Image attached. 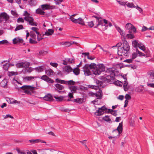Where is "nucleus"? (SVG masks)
<instances>
[{"label": "nucleus", "mask_w": 154, "mask_h": 154, "mask_svg": "<svg viewBox=\"0 0 154 154\" xmlns=\"http://www.w3.org/2000/svg\"><path fill=\"white\" fill-rule=\"evenodd\" d=\"M23 15L25 16L24 19L19 17L17 19V21L18 23H24V20L28 22L29 24L31 26H37V23L34 22V19L31 17L30 16V14L27 11H25L23 14Z\"/></svg>", "instance_id": "1"}, {"label": "nucleus", "mask_w": 154, "mask_h": 154, "mask_svg": "<svg viewBox=\"0 0 154 154\" xmlns=\"http://www.w3.org/2000/svg\"><path fill=\"white\" fill-rule=\"evenodd\" d=\"M123 46L122 48H118V54L120 56L125 55V53L129 50L130 48L128 43L126 40H122Z\"/></svg>", "instance_id": "2"}, {"label": "nucleus", "mask_w": 154, "mask_h": 154, "mask_svg": "<svg viewBox=\"0 0 154 154\" xmlns=\"http://www.w3.org/2000/svg\"><path fill=\"white\" fill-rule=\"evenodd\" d=\"M104 77L108 80H113L115 78V74L112 68H108L105 72Z\"/></svg>", "instance_id": "3"}, {"label": "nucleus", "mask_w": 154, "mask_h": 154, "mask_svg": "<svg viewBox=\"0 0 154 154\" xmlns=\"http://www.w3.org/2000/svg\"><path fill=\"white\" fill-rule=\"evenodd\" d=\"M92 63L90 64H86L83 68V71L84 74L86 76H89L92 74Z\"/></svg>", "instance_id": "4"}, {"label": "nucleus", "mask_w": 154, "mask_h": 154, "mask_svg": "<svg viewBox=\"0 0 154 154\" xmlns=\"http://www.w3.org/2000/svg\"><path fill=\"white\" fill-rule=\"evenodd\" d=\"M20 88L24 91V92L25 94L31 95V91L34 90L35 88L32 86L25 85L20 87Z\"/></svg>", "instance_id": "5"}, {"label": "nucleus", "mask_w": 154, "mask_h": 154, "mask_svg": "<svg viewBox=\"0 0 154 154\" xmlns=\"http://www.w3.org/2000/svg\"><path fill=\"white\" fill-rule=\"evenodd\" d=\"M9 16L5 12L0 13V21L2 22L4 20L6 22H9Z\"/></svg>", "instance_id": "6"}, {"label": "nucleus", "mask_w": 154, "mask_h": 154, "mask_svg": "<svg viewBox=\"0 0 154 154\" xmlns=\"http://www.w3.org/2000/svg\"><path fill=\"white\" fill-rule=\"evenodd\" d=\"M41 8L43 11L54 9L55 8V6L51 4H46L42 5L40 6Z\"/></svg>", "instance_id": "7"}, {"label": "nucleus", "mask_w": 154, "mask_h": 154, "mask_svg": "<svg viewBox=\"0 0 154 154\" xmlns=\"http://www.w3.org/2000/svg\"><path fill=\"white\" fill-rule=\"evenodd\" d=\"M125 28L128 30H129V33H135L136 32V30L134 26L130 23H128L126 25Z\"/></svg>", "instance_id": "8"}, {"label": "nucleus", "mask_w": 154, "mask_h": 154, "mask_svg": "<svg viewBox=\"0 0 154 154\" xmlns=\"http://www.w3.org/2000/svg\"><path fill=\"white\" fill-rule=\"evenodd\" d=\"M56 81L57 82L62 84H68L69 85H73L75 84V82L72 80H70L66 81L60 79H56Z\"/></svg>", "instance_id": "9"}, {"label": "nucleus", "mask_w": 154, "mask_h": 154, "mask_svg": "<svg viewBox=\"0 0 154 154\" xmlns=\"http://www.w3.org/2000/svg\"><path fill=\"white\" fill-rule=\"evenodd\" d=\"M92 72L95 75H99L100 74L101 72L98 69L97 66L94 63H92Z\"/></svg>", "instance_id": "10"}, {"label": "nucleus", "mask_w": 154, "mask_h": 154, "mask_svg": "<svg viewBox=\"0 0 154 154\" xmlns=\"http://www.w3.org/2000/svg\"><path fill=\"white\" fill-rule=\"evenodd\" d=\"M106 110V108L103 106L101 108H98L94 114L97 116H100L102 115L104 113V112Z\"/></svg>", "instance_id": "11"}, {"label": "nucleus", "mask_w": 154, "mask_h": 154, "mask_svg": "<svg viewBox=\"0 0 154 154\" xmlns=\"http://www.w3.org/2000/svg\"><path fill=\"white\" fill-rule=\"evenodd\" d=\"M38 77L37 76H27L23 78V81L24 82H28L33 81L35 79Z\"/></svg>", "instance_id": "12"}, {"label": "nucleus", "mask_w": 154, "mask_h": 154, "mask_svg": "<svg viewBox=\"0 0 154 154\" xmlns=\"http://www.w3.org/2000/svg\"><path fill=\"white\" fill-rule=\"evenodd\" d=\"M41 79L42 80L49 83H53L54 82L53 80L48 77L46 75H44L42 76L41 77Z\"/></svg>", "instance_id": "13"}, {"label": "nucleus", "mask_w": 154, "mask_h": 154, "mask_svg": "<svg viewBox=\"0 0 154 154\" xmlns=\"http://www.w3.org/2000/svg\"><path fill=\"white\" fill-rule=\"evenodd\" d=\"M122 123L121 122L119 123V125L117 129H116L115 130H114L113 131V133L118 131V136L119 135V134L121 133L122 131Z\"/></svg>", "instance_id": "14"}, {"label": "nucleus", "mask_w": 154, "mask_h": 154, "mask_svg": "<svg viewBox=\"0 0 154 154\" xmlns=\"http://www.w3.org/2000/svg\"><path fill=\"white\" fill-rule=\"evenodd\" d=\"M43 99L45 100L51 101L53 100V97L51 94H48L43 97Z\"/></svg>", "instance_id": "15"}, {"label": "nucleus", "mask_w": 154, "mask_h": 154, "mask_svg": "<svg viewBox=\"0 0 154 154\" xmlns=\"http://www.w3.org/2000/svg\"><path fill=\"white\" fill-rule=\"evenodd\" d=\"M23 40L18 37L16 38L13 40V43L14 44H16L18 43H23Z\"/></svg>", "instance_id": "16"}, {"label": "nucleus", "mask_w": 154, "mask_h": 154, "mask_svg": "<svg viewBox=\"0 0 154 154\" xmlns=\"http://www.w3.org/2000/svg\"><path fill=\"white\" fill-rule=\"evenodd\" d=\"M116 29L118 31V32H119L121 35L122 36H123L124 38V39L125 38V33L124 32L123 30H122L121 28H120L118 26L116 27Z\"/></svg>", "instance_id": "17"}, {"label": "nucleus", "mask_w": 154, "mask_h": 154, "mask_svg": "<svg viewBox=\"0 0 154 154\" xmlns=\"http://www.w3.org/2000/svg\"><path fill=\"white\" fill-rule=\"evenodd\" d=\"M30 143H38L39 142H41L42 143H46L45 142L44 140H42L39 139H35V140H29L28 141Z\"/></svg>", "instance_id": "18"}, {"label": "nucleus", "mask_w": 154, "mask_h": 154, "mask_svg": "<svg viewBox=\"0 0 154 154\" xmlns=\"http://www.w3.org/2000/svg\"><path fill=\"white\" fill-rule=\"evenodd\" d=\"M64 71L69 73L72 71V69L69 66H65L63 69Z\"/></svg>", "instance_id": "19"}, {"label": "nucleus", "mask_w": 154, "mask_h": 154, "mask_svg": "<svg viewBox=\"0 0 154 154\" xmlns=\"http://www.w3.org/2000/svg\"><path fill=\"white\" fill-rule=\"evenodd\" d=\"M45 72L47 75L50 77L53 75L54 73V72L51 69L46 70Z\"/></svg>", "instance_id": "20"}, {"label": "nucleus", "mask_w": 154, "mask_h": 154, "mask_svg": "<svg viewBox=\"0 0 154 154\" xmlns=\"http://www.w3.org/2000/svg\"><path fill=\"white\" fill-rule=\"evenodd\" d=\"M102 91L100 90H99V91L95 93V97H96L97 99H101L102 97Z\"/></svg>", "instance_id": "21"}, {"label": "nucleus", "mask_w": 154, "mask_h": 154, "mask_svg": "<svg viewBox=\"0 0 154 154\" xmlns=\"http://www.w3.org/2000/svg\"><path fill=\"white\" fill-rule=\"evenodd\" d=\"M98 69H99L100 72H104L105 70V67L104 65L103 64H100L97 65Z\"/></svg>", "instance_id": "22"}, {"label": "nucleus", "mask_w": 154, "mask_h": 154, "mask_svg": "<svg viewBox=\"0 0 154 154\" xmlns=\"http://www.w3.org/2000/svg\"><path fill=\"white\" fill-rule=\"evenodd\" d=\"M5 62V61H3V62H2L1 63V65L3 66V69L6 71L8 70V67L9 66V64L8 63H4Z\"/></svg>", "instance_id": "23"}, {"label": "nucleus", "mask_w": 154, "mask_h": 154, "mask_svg": "<svg viewBox=\"0 0 154 154\" xmlns=\"http://www.w3.org/2000/svg\"><path fill=\"white\" fill-rule=\"evenodd\" d=\"M54 32V30L52 29H48L45 33L44 35L49 36L52 35Z\"/></svg>", "instance_id": "24"}, {"label": "nucleus", "mask_w": 154, "mask_h": 154, "mask_svg": "<svg viewBox=\"0 0 154 154\" xmlns=\"http://www.w3.org/2000/svg\"><path fill=\"white\" fill-rule=\"evenodd\" d=\"M69 89L70 90L71 92L74 93H76L78 88L77 86L72 85L69 87Z\"/></svg>", "instance_id": "25"}, {"label": "nucleus", "mask_w": 154, "mask_h": 154, "mask_svg": "<svg viewBox=\"0 0 154 154\" xmlns=\"http://www.w3.org/2000/svg\"><path fill=\"white\" fill-rule=\"evenodd\" d=\"M76 23H78L81 25H84V22L83 19L79 17L76 19Z\"/></svg>", "instance_id": "26"}, {"label": "nucleus", "mask_w": 154, "mask_h": 154, "mask_svg": "<svg viewBox=\"0 0 154 154\" xmlns=\"http://www.w3.org/2000/svg\"><path fill=\"white\" fill-rule=\"evenodd\" d=\"M54 97L55 99L57 101H62L63 100L65 97L63 96H60L58 97L57 96H54Z\"/></svg>", "instance_id": "27"}, {"label": "nucleus", "mask_w": 154, "mask_h": 154, "mask_svg": "<svg viewBox=\"0 0 154 154\" xmlns=\"http://www.w3.org/2000/svg\"><path fill=\"white\" fill-rule=\"evenodd\" d=\"M7 81L6 79H4L0 83V85L1 86L5 88L7 87Z\"/></svg>", "instance_id": "28"}, {"label": "nucleus", "mask_w": 154, "mask_h": 154, "mask_svg": "<svg viewBox=\"0 0 154 154\" xmlns=\"http://www.w3.org/2000/svg\"><path fill=\"white\" fill-rule=\"evenodd\" d=\"M36 13L37 14L41 15H44L45 12L43 11L42 9L38 8L36 10Z\"/></svg>", "instance_id": "29"}, {"label": "nucleus", "mask_w": 154, "mask_h": 154, "mask_svg": "<svg viewBox=\"0 0 154 154\" xmlns=\"http://www.w3.org/2000/svg\"><path fill=\"white\" fill-rule=\"evenodd\" d=\"M123 87L124 88V90L125 91H127L129 89V85L128 84V82L127 81H125V83H124Z\"/></svg>", "instance_id": "30"}, {"label": "nucleus", "mask_w": 154, "mask_h": 154, "mask_svg": "<svg viewBox=\"0 0 154 154\" xmlns=\"http://www.w3.org/2000/svg\"><path fill=\"white\" fill-rule=\"evenodd\" d=\"M35 70L38 72H40L43 71L44 69V67L42 66H40L35 68Z\"/></svg>", "instance_id": "31"}, {"label": "nucleus", "mask_w": 154, "mask_h": 154, "mask_svg": "<svg viewBox=\"0 0 154 154\" xmlns=\"http://www.w3.org/2000/svg\"><path fill=\"white\" fill-rule=\"evenodd\" d=\"M103 119L105 121L109 123H110L112 122L111 119L109 116H106L104 117H103Z\"/></svg>", "instance_id": "32"}, {"label": "nucleus", "mask_w": 154, "mask_h": 154, "mask_svg": "<svg viewBox=\"0 0 154 154\" xmlns=\"http://www.w3.org/2000/svg\"><path fill=\"white\" fill-rule=\"evenodd\" d=\"M82 54L87 56V58L91 60H93L95 58L94 56H89V53H82Z\"/></svg>", "instance_id": "33"}, {"label": "nucleus", "mask_w": 154, "mask_h": 154, "mask_svg": "<svg viewBox=\"0 0 154 154\" xmlns=\"http://www.w3.org/2000/svg\"><path fill=\"white\" fill-rule=\"evenodd\" d=\"M143 86H140L137 88L136 90L138 92L143 93Z\"/></svg>", "instance_id": "34"}, {"label": "nucleus", "mask_w": 154, "mask_h": 154, "mask_svg": "<svg viewBox=\"0 0 154 154\" xmlns=\"http://www.w3.org/2000/svg\"><path fill=\"white\" fill-rule=\"evenodd\" d=\"M126 5L128 8H136V6H135L134 4L132 2L129 3V2H126Z\"/></svg>", "instance_id": "35"}, {"label": "nucleus", "mask_w": 154, "mask_h": 154, "mask_svg": "<svg viewBox=\"0 0 154 154\" xmlns=\"http://www.w3.org/2000/svg\"><path fill=\"white\" fill-rule=\"evenodd\" d=\"M72 71L76 75H78L79 74L80 69L78 68H75L72 69Z\"/></svg>", "instance_id": "36"}, {"label": "nucleus", "mask_w": 154, "mask_h": 154, "mask_svg": "<svg viewBox=\"0 0 154 154\" xmlns=\"http://www.w3.org/2000/svg\"><path fill=\"white\" fill-rule=\"evenodd\" d=\"M18 74V72H8V75L9 76H11L13 75H17Z\"/></svg>", "instance_id": "37"}, {"label": "nucleus", "mask_w": 154, "mask_h": 154, "mask_svg": "<svg viewBox=\"0 0 154 154\" xmlns=\"http://www.w3.org/2000/svg\"><path fill=\"white\" fill-rule=\"evenodd\" d=\"M127 34L125 36V37L128 38L132 39L134 37V35L132 34L133 33H129Z\"/></svg>", "instance_id": "38"}, {"label": "nucleus", "mask_w": 154, "mask_h": 154, "mask_svg": "<svg viewBox=\"0 0 154 154\" xmlns=\"http://www.w3.org/2000/svg\"><path fill=\"white\" fill-rule=\"evenodd\" d=\"M23 68H27L29 66L30 64V63L29 62L26 61L24 62H23Z\"/></svg>", "instance_id": "39"}, {"label": "nucleus", "mask_w": 154, "mask_h": 154, "mask_svg": "<svg viewBox=\"0 0 154 154\" xmlns=\"http://www.w3.org/2000/svg\"><path fill=\"white\" fill-rule=\"evenodd\" d=\"M138 47L140 49L143 51H144L146 50L145 48L143 45L141 43H138Z\"/></svg>", "instance_id": "40"}, {"label": "nucleus", "mask_w": 154, "mask_h": 154, "mask_svg": "<svg viewBox=\"0 0 154 154\" xmlns=\"http://www.w3.org/2000/svg\"><path fill=\"white\" fill-rule=\"evenodd\" d=\"M55 86L58 89L62 90L64 89V87L61 85L57 84L55 85Z\"/></svg>", "instance_id": "41"}, {"label": "nucleus", "mask_w": 154, "mask_h": 154, "mask_svg": "<svg viewBox=\"0 0 154 154\" xmlns=\"http://www.w3.org/2000/svg\"><path fill=\"white\" fill-rule=\"evenodd\" d=\"M24 29V27L22 25H19L17 26L16 28L15 29V31H17L21 29Z\"/></svg>", "instance_id": "42"}, {"label": "nucleus", "mask_w": 154, "mask_h": 154, "mask_svg": "<svg viewBox=\"0 0 154 154\" xmlns=\"http://www.w3.org/2000/svg\"><path fill=\"white\" fill-rule=\"evenodd\" d=\"M138 41L134 40L132 42V45L134 48H137L138 46Z\"/></svg>", "instance_id": "43"}, {"label": "nucleus", "mask_w": 154, "mask_h": 154, "mask_svg": "<svg viewBox=\"0 0 154 154\" xmlns=\"http://www.w3.org/2000/svg\"><path fill=\"white\" fill-rule=\"evenodd\" d=\"M75 102H76L79 104L82 103L83 102V100L81 98H78L74 100Z\"/></svg>", "instance_id": "44"}, {"label": "nucleus", "mask_w": 154, "mask_h": 154, "mask_svg": "<svg viewBox=\"0 0 154 154\" xmlns=\"http://www.w3.org/2000/svg\"><path fill=\"white\" fill-rule=\"evenodd\" d=\"M97 26H98L99 25H101L103 22V19L102 18L100 17L99 20H97Z\"/></svg>", "instance_id": "45"}, {"label": "nucleus", "mask_w": 154, "mask_h": 154, "mask_svg": "<svg viewBox=\"0 0 154 154\" xmlns=\"http://www.w3.org/2000/svg\"><path fill=\"white\" fill-rule=\"evenodd\" d=\"M149 75L150 77H153V80H151V79H150L149 80V82H154V71H152V72H150L149 73Z\"/></svg>", "instance_id": "46"}, {"label": "nucleus", "mask_w": 154, "mask_h": 154, "mask_svg": "<svg viewBox=\"0 0 154 154\" xmlns=\"http://www.w3.org/2000/svg\"><path fill=\"white\" fill-rule=\"evenodd\" d=\"M29 4L31 6H35L36 4V0H30Z\"/></svg>", "instance_id": "47"}, {"label": "nucleus", "mask_w": 154, "mask_h": 154, "mask_svg": "<svg viewBox=\"0 0 154 154\" xmlns=\"http://www.w3.org/2000/svg\"><path fill=\"white\" fill-rule=\"evenodd\" d=\"M31 29L33 31L35 32L37 35H39V33L38 31V29L37 28L35 27H32L31 28Z\"/></svg>", "instance_id": "48"}, {"label": "nucleus", "mask_w": 154, "mask_h": 154, "mask_svg": "<svg viewBox=\"0 0 154 154\" xmlns=\"http://www.w3.org/2000/svg\"><path fill=\"white\" fill-rule=\"evenodd\" d=\"M114 83L115 85L119 86H122V84L121 82L118 80L116 81Z\"/></svg>", "instance_id": "49"}, {"label": "nucleus", "mask_w": 154, "mask_h": 154, "mask_svg": "<svg viewBox=\"0 0 154 154\" xmlns=\"http://www.w3.org/2000/svg\"><path fill=\"white\" fill-rule=\"evenodd\" d=\"M137 53L136 52L133 53L131 56V58L133 60L136 58L137 57Z\"/></svg>", "instance_id": "50"}, {"label": "nucleus", "mask_w": 154, "mask_h": 154, "mask_svg": "<svg viewBox=\"0 0 154 154\" xmlns=\"http://www.w3.org/2000/svg\"><path fill=\"white\" fill-rule=\"evenodd\" d=\"M23 62L18 63L16 65L17 67L19 68H23Z\"/></svg>", "instance_id": "51"}, {"label": "nucleus", "mask_w": 154, "mask_h": 154, "mask_svg": "<svg viewBox=\"0 0 154 154\" xmlns=\"http://www.w3.org/2000/svg\"><path fill=\"white\" fill-rule=\"evenodd\" d=\"M48 52V51H45L44 50H41L39 52V54L40 55H43L47 54Z\"/></svg>", "instance_id": "52"}, {"label": "nucleus", "mask_w": 154, "mask_h": 154, "mask_svg": "<svg viewBox=\"0 0 154 154\" xmlns=\"http://www.w3.org/2000/svg\"><path fill=\"white\" fill-rule=\"evenodd\" d=\"M11 14L14 16L17 17L18 16V14L15 11L11 10Z\"/></svg>", "instance_id": "53"}, {"label": "nucleus", "mask_w": 154, "mask_h": 154, "mask_svg": "<svg viewBox=\"0 0 154 154\" xmlns=\"http://www.w3.org/2000/svg\"><path fill=\"white\" fill-rule=\"evenodd\" d=\"M136 52L137 53V54H138L139 55V56L141 57V56H145L146 55L145 54L142 53V52L140 51H138L137 49L136 50Z\"/></svg>", "instance_id": "54"}, {"label": "nucleus", "mask_w": 154, "mask_h": 154, "mask_svg": "<svg viewBox=\"0 0 154 154\" xmlns=\"http://www.w3.org/2000/svg\"><path fill=\"white\" fill-rule=\"evenodd\" d=\"M63 45H64L66 47H69L71 45V43L70 42H64Z\"/></svg>", "instance_id": "55"}, {"label": "nucleus", "mask_w": 154, "mask_h": 154, "mask_svg": "<svg viewBox=\"0 0 154 154\" xmlns=\"http://www.w3.org/2000/svg\"><path fill=\"white\" fill-rule=\"evenodd\" d=\"M20 101H18L17 100H14L13 101H11L10 103L12 104H20Z\"/></svg>", "instance_id": "56"}, {"label": "nucleus", "mask_w": 154, "mask_h": 154, "mask_svg": "<svg viewBox=\"0 0 154 154\" xmlns=\"http://www.w3.org/2000/svg\"><path fill=\"white\" fill-rule=\"evenodd\" d=\"M3 117H4V119H6L8 118H10L12 119H14V117L10 114H7L5 116H3Z\"/></svg>", "instance_id": "57"}, {"label": "nucleus", "mask_w": 154, "mask_h": 154, "mask_svg": "<svg viewBox=\"0 0 154 154\" xmlns=\"http://www.w3.org/2000/svg\"><path fill=\"white\" fill-rule=\"evenodd\" d=\"M30 36L33 38L35 39L36 38V35L35 34L32 32L31 31L30 33Z\"/></svg>", "instance_id": "58"}, {"label": "nucleus", "mask_w": 154, "mask_h": 154, "mask_svg": "<svg viewBox=\"0 0 154 154\" xmlns=\"http://www.w3.org/2000/svg\"><path fill=\"white\" fill-rule=\"evenodd\" d=\"M69 19L72 22L75 23L77 19H75L74 17H73L72 16H70Z\"/></svg>", "instance_id": "59"}, {"label": "nucleus", "mask_w": 154, "mask_h": 154, "mask_svg": "<svg viewBox=\"0 0 154 154\" xmlns=\"http://www.w3.org/2000/svg\"><path fill=\"white\" fill-rule=\"evenodd\" d=\"M117 2H118V3L121 5L122 6H125L126 5V2H122L120 1H117Z\"/></svg>", "instance_id": "60"}, {"label": "nucleus", "mask_w": 154, "mask_h": 154, "mask_svg": "<svg viewBox=\"0 0 154 154\" xmlns=\"http://www.w3.org/2000/svg\"><path fill=\"white\" fill-rule=\"evenodd\" d=\"M133 60L131 58L130 59H126L124 61L128 63H132L133 62Z\"/></svg>", "instance_id": "61"}, {"label": "nucleus", "mask_w": 154, "mask_h": 154, "mask_svg": "<svg viewBox=\"0 0 154 154\" xmlns=\"http://www.w3.org/2000/svg\"><path fill=\"white\" fill-rule=\"evenodd\" d=\"M29 43L31 44H36L37 42L36 41L34 40H33L32 38H30L29 40Z\"/></svg>", "instance_id": "62"}, {"label": "nucleus", "mask_w": 154, "mask_h": 154, "mask_svg": "<svg viewBox=\"0 0 154 154\" xmlns=\"http://www.w3.org/2000/svg\"><path fill=\"white\" fill-rule=\"evenodd\" d=\"M88 26L90 27H92L94 26V23L93 21H91L88 23Z\"/></svg>", "instance_id": "63"}, {"label": "nucleus", "mask_w": 154, "mask_h": 154, "mask_svg": "<svg viewBox=\"0 0 154 154\" xmlns=\"http://www.w3.org/2000/svg\"><path fill=\"white\" fill-rule=\"evenodd\" d=\"M50 64L54 67H57L58 66V64L55 63H50Z\"/></svg>", "instance_id": "64"}]
</instances>
